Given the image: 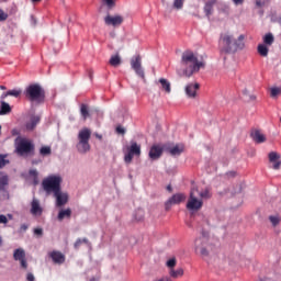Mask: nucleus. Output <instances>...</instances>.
<instances>
[{
    "label": "nucleus",
    "mask_w": 281,
    "mask_h": 281,
    "mask_svg": "<svg viewBox=\"0 0 281 281\" xmlns=\"http://www.w3.org/2000/svg\"><path fill=\"white\" fill-rule=\"evenodd\" d=\"M205 67V61L199 60L196 54L192 50H186L181 55L180 67L177 69L178 76H184L186 78H192L194 74L201 71Z\"/></svg>",
    "instance_id": "f257e3e1"
},
{
    "label": "nucleus",
    "mask_w": 281,
    "mask_h": 281,
    "mask_svg": "<svg viewBox=\"0 0 281 281\" xmlns=\"http://www.w3.org/2000/svg\"><path fill=\"white\" fill-rule=\"evenodd\" d=\"M210 196H212V194L210 193L209 189L200 191L199 188L193 187L187 201V210L191 212V214L199 212V210L203 207V200L210 199Z\"/></svg>",
    "instance_id": "f03ea898"
},
{
    "label": "nucleus",
    "mask_w": 281,
    "mask_h": 281,
    "mask_svg": "<svg viewBox=\"0 0 281 281\" xmlns=\"http://www.w3.org/2000/svg\"><path fill=\"white\" fill-rule=\"evenodd\" d=\"M78 143L76 145V148L80 155H87L89 150H91V145L89 144V140L91 139V130L83 127L79 131L77 136Z\"/></svg>",
    "instance_id": "7ed1b4c3"
},
{
    "label": "nucleus",
    "mask_w": 281,
    "mask_h": 281,
    "mask_svg": "<svg viewBox=\"0 0 281 281\" xmlns=\"http://www.w3.org/2000/svg\"><path fill=\"white\" fill-rule=\"evenodd\" d=\"M63 177L60 175H50L42 181L43 190L46 194H55L60 190Z\"/></svg>",
    "instance_id": "20e7f679"
},
{
    "label": "nucleus",
    "mask_w": 281,
    "mask_h": 281,
    "mask_svg": "<svg viewBox=\"0 0 281 281\" xmlns=\"http://www.w3.org/2000/svg\"><path fill=\"white\" fill-rule=\"evenodd\" d=\"M25 98L31 102H44L45 101V91L38 85H31L24 91Z\"/></svg>",
    "instance_id": "39448f33"
},
{
    "label": "nucleus",
    "mask_w": 281,
    "mask_h": 281,
    "mask_svg": "<svg viewBox=\"0 0 281 281\" xmlns=\"http://www.w3.org/2000/svg\"><path fill=\"white\" fill-rule=\"evenodd\" d=\"M234 33L226 31L220 34L218 45L223 54H232V47L234 45Z\"/></svg>",
    "instance_id": "423d86ee"
},
{
    "label": "nucleus",
    "mask_w": 281,
    "mask_h": 281,
    "mask_svg": "<svg viewBox=\"0 0 281 281\" xmlns=\"http://www.w3.org/2000/svg\"><path fill=\"white\" fill-rule=\"evenodd\" d=\"M207 237L205 235H202L201 237H198L194 240V251L195 254H200V256H210V250L212 249V246L207 244Z\"/></svg>",
    "instance_id": "0eeeda50"
},
{
    "label": "nucleus",
    "mask_w": 281,
    "mask_h": 281,
    "mask_svg": "<svg viewBox=\"0 0 281 281\" xmlns=\"http://www.w3.org/2000/svg\"><path fill=\"white\" fill-rule=\"evenodd\" d=\"M15 150L18 155L23 157V155H30L32 150H34V144L32 142L21 138L16 144H15Z\"/></svg>",
    "instance_id": "6e6552de"
},
{
    "label": "nucleus",
    "mask_w": 281,
    "mask_h": 281,
    "mask_svg": "<svg viewBox=\"0 0 281 281\" xmlns=\"http://www.w3.org/2000/svg\"><path fill=\"white\" fill-rule=\"evenodd\" d=\"M139 155H142V146L135 142H132L131 146L127 147V153L124 156L125 164H131L133 161V157H139Z\"/></svg>",
    "instance_id": "1a4fd4ad"
},
{
    "label": "nucleus",
    "mask_w": 281,
    "mask_h": 281,
    "mask_svg": "<svg viewBox=\"0 0 281 281\" xmlns=\"http://www.w3.org/2000/svg\"><path fill=\"white\" fill-rule=\"evenodd\" d=\"M131 67L135 71L136 76H138V78H142V80H145L146 75L144 72V68L142 67V56L136 55L132 57Z\"/></svg>",
    "instance_id": "9d476101"
},
{
    "label": "nucleus",
    "mask_w": 281,
    "mask_h": 281,
    "mask_svg": "<svg viewBox=\"0 0 281 281\" xmlns=\"http://www.w3.org/2000/svg\"><path fill=\"white\" fill-rule=\"evenodd\" d=\"M104 23L105 25L110 26V27H120V25H122V23H124V16L120 15V14H108L104 18Z\"/></svg>",
    "instance_id": "9b49d317"
},
{
    "label": "nucleus",
    "mask_w": 281,
    "mask_h": 281,
    "mask_svg": "<svg viewBox=\"0 0 281 281\" xmlns=\"http://www.w3.org/2000/svg\"><path fill=\"white\" fill-rule=\"evenodd\" d=\"M247 36L245 34H240L237 37H234L233 46H232V54H236V52H243L245 49Z\"/></svg>",
    "instance_id": "f8f14e48"
},
{
    "label": "nucleus",
    "mask_w": 281,
    "mask_h": 281,
    "mask_svg": "<svg viewBox=\"0 0 281 281\" xmlns=\"http://www.w3.org/2000/svg\"><path fill=\"white\" fill-rule=\"evenodd\" d=\"M186 201V194L176 193L165 203V210H170L172 205H179V203H183Z\"/></svg>",
    "instance_id": "ddd939ff"
},
{
    "label": "nucleus",
    "mask_w": 281,
    "mask_h": 281,
    "mask_svg": "<svg viewBox=\"0 0 281 281\" xmlns=\"http://www.w3.org/2000/svg\"><path fill=\"white\" fill-rule=\"evenodd\" d=\"M13 260L20 262L22 269H27V259H25V249L18 248L13 251Z\"/></svg>",
    "instance_id": "4468645a"
},
{
    "label": "nucleus",
    "mask_w": 281,
    "mask_h": 281,
    "mask_svg": "<svg viewBox=\"0 0 281 281\" xmlns=\"http://www.w3.org/2000/svg\"><path fill=\"white\" fill-rule=\"evenodd\" d=\"M200 86L198 82H190L184 86V93L190 100L196 98V92L199 91Z\"/></svg>",
    "instance_id": "2eb2a0df"
},
{
    "label": "nucleus",
    "mask_w": 281,
    "mask_h": 281,
    "mask_svg": "<svg viewBox=\"0 0 281 281\" xmlns=\"http://www.w3.org/2000/svg\"><path fill=\"white\" fill-rule=\"evenodd\" d=\"M269 162L271 164L272 170H280L281 168V156L278 151H270L268 154Z\"/></svg>",
    "instance_id": "dca6fc26"
},
{
    "label": "nucleus",
    "mask_w": 281,
    "mask_h": 281,
    "mask_svg": "<svg viewBox=\"0 0 281 281\" xmlns=\"http://www.w3.org/2000/svg\"><path fill=\"white\" fill-rule=\"evenodd\" d=\"M161 155H164V147L161 145H153L150 147L148 157L151 161H157V159L161 158Z\"/></svg>",
    "instance_id": "f3484780"
},
{
    "label": "nucleus",
    "mask_w": 281,
    "mask_h": 281,
    "mask_svg": "<svg viewBox=\"0 0 281 281\" xmlns=\"http://www.w3.org/2000/svg\"><path fill=\"white\" fill-rule=\"evenodd\" d=\"M184 150L186 146L183 144H177L166 147V151L169 153L171 157H179Z\"/></svg>",
    "instance_id": "a211bd4d"
},
{
    "label": "nucleus",
    "mask_w": 281,
    "mask_h": 281,
    "mask_svg": "<svg viewBox=\"0 0 281 281\" xmlns=\"http://www.w3.org/2000/svg\"><path fill=\"white\" fill-rule=\"evenodd\" d=\"M53 194L56 199L57 207H63V205H66L67 201H69V195L67 193H64L60 189H59V191H56Z\"/></svg>",
    "instance_id": "6ab92c4d"
},
{
    "label": "nucleus",
    "mask_w": 281,
    "mask_h": 281,
    "mask_svg": "<svg viewBox=\"0 0 281 281\" xmlns=\"http://www.w3.org/2000/svg\"><path fill=\"white\" fill-rule=\"evenodd\" d=\"M30 213L32 216H43V206H41V201L33 198L31 202V210Z\"/></svg>",
    "instance_id": "aec40b11"
},
{
    "label": "nucleus",
    "mask_w": 281,
    "mask_h": 281,
    "mask_svg": "<svg viewBox=\"0 0 281 281\" xmlns=\"http://www.w3.org/2000/svg\"><path fill=\"white\" fill-rule=\"evenodd\" d=\"M250 137L255 144H265V142H267V136L259 130L251 132Z\"/></svg>",
    "instance_id": "412c9836"
},
{
    "label": "nucleus",
    "mask_w": 281,
    "mask_h": 281,
    "mask_svg": "<svg viewBox=\"0 0 281 281\" xmlns=\"http://www.w3.org/2000/svg\"><path fill=\"white\" fill-rule=\"evenodd\" d=\"M49 258H52L55 265H63V262H65V255H63L60 251L54 250L49 252Z\"/></svg>",
    "instance_id": "4be33fe9"
},
{
    "label": "nucleus",
    "mask_w": 281,
    "mask_h": 281,
    "mask_svg": "<svg viewBox=\"0 0 281 281\" xmlns=\"http://www.w3.org/2000/svg\"><path fill=\"white\" fill-rule=\"evenodd\" d=\"M38 122H41V116H31L30 121L25 125L26 131H34Z\"/></svg>",
    "instance_id": "5701e85b"
},
{
    "label": "nucleus",
    "mask_w": 281,
    "mask_h": 281,
    "mask_svg": "<svg viewBox=\"0 0 281 281\" xmlns=\"http://www.w3.org/2000/svg\"><path fill=\"white\" fill-rule=\"evenodd\" d=\"M158 82L160 85V89H162V91H166V93H170L172 91L170 81H168V79L160 78Z\"/></svg>",
    "instance_id": "b1692460"
},
{
    "label": "nucleus",
    "mask_w": 281,
    "mask_h": 281,
    "mask_svg": "<svg viewBox=\"0 0 281 281\" xmlns=\"http://www.w3.org/2000/svg\"><path fill=\"white\" fill-rule=\"evenodd\" d=\"M214 3H216V1L214 0H209L205 5H204V14H206L207 18L212 16V12L214 10Z\"/></svg>",
    "instance_id": "393cba45"
},
{
    "label": "nucleus",
    "mask_w": 281,
    "mask_h": 281,
    "mask_svg": "<svg viewBox=\"0 0 281 281\" xmlns=\"http://www.w3.org/2000/svg\"><path fill=\"white\" fill-rule=\"evenodd\" d=\"M12 112V108L10 106V104L5 101H1V105H0V115H8V113Z\"/></svg>",
    "instance_id": "a878e982"
},
{
    "label": "nucleus",
    "mask_w": 281,
    "mask_h": 281,
    "mask_svg": "<svg viewBox=\"0 0 281 281\" xmlns=\"http://www.w3.org/2000/svg\"><path fill=\"white\" fill-rule=\"evenodd\" d=\"M9 181L10 180L8 178V175L0 173V192H4L5 187L8 186Z\"/></svg>",
    "instance_id": "bb28decb"
},
{
    "label": "nucleus",
    "mask_w": 281,
    "mask_h": 281,
    "mask_svg": "<svg viewBox=\"0 0 281 281\" xmlns=\"http://www.w3.org/2000/svg\"><path fill=\"white\" fill-rule=\"evenodd\" d=\"M71 217V209L61 210L58 213V221H63L64 218H70Z\"/></svg>",
    "instance_id": "cd10ccee"
},
{
    "label": "nucleus",
    "mask_w": 281,
    "mask_h": 281,
    "mask_svg": "<svg viewBox=\"0 0 281 281\" xmlns=\"http://www.w3.org/2000/svg\"><path fill=\"white\" fill-rule=\"evenodd\" d=\"M257 50H258V54H260V56H263V57L269 56V48L265 44H259L257 47Z\"/></svg>",
    "instance_id": "c85d7f7f"
},
{
    "label": "nucleus",
    "mask_w": 281,
    "mask_h": 281,
    "mask_svg": "<svg viewBox=\"0 0 281 281\" xmlns=\"http://www.w3.org/2000/svg\"><path fill=\"white\" fill-rule=\"evenodd\" d=\"M110 65L112 67H120V65H122V58L120 57V55H114L110 58Z\"/></svg>",
    "instance_id": "c756f323"
},
{
    "label": "nucleus",
    "mask_w": 281,
    "mask_h": 281,
    "mask_svg": "<svg viewBox=\"0 0 281 281\" xmlns=\"http://www.w3.org/2000/svg\"><path fill=\"white\" fill-rule=\"evenodd\" d=\"M144 216H145L144 211L142 209H138L134 212L133 218H134V221L139 223V222L144 221Z\"/></svg>",
    "instance_id": "7c9ffc66"
},
{
    "label": "nucleus",
    "mask_w": 281,
    "mask_h": 281,
    "mask_svg": "<svg viewBox=\"0 0 281 281\" xmlns=\"http://www.w3.org/2000/svg\"><path fill=\"white\" fill-rule=\"evenodd\" d=\"M29 176L33 180L34 186H38V170L30 169Z\"/></svg>",
    "instance_id": "2f4dec72"
},
{
    "label": "nucleus",
    "mask_w": 281,
    "mask_h": 281,
    "mask_svg": "<svg viewBox=\"0 0 281 281\" xmlns=\"http://www.w3.org/2000/svg\"><path fill=\"white\" fill-rule=\"evenodd\" d=\"M169 276L170 278H181L183 276V268H178L177 270L170 269Z\"/></svg>",
    "instance_id": "473e14b6"
},
{
    "label": "nucleus",
    "mask_w": 281,
    "mask_h": 281,
    "mask_svg": "<svg viewBox=\"0 0 281 281\" xmlns=\"http://www.w3.org/2000/svg\"><path fill=\"white\" fill-rule=\"evenodd\" d=\"M273 41H276V38L273 37V34L272 33H267L265 36H263V43L265 45H273Z\"/></svg>",
    "instance_id": "72a5a7b5"
},
{
    "label": "nucleus",
    "mask_w": 281,
    "mask_h": 281,
    "mask_svg": "<svg viewBox=\"0 0 281 281\" xmlns=\"http://www.w3.org/2000/svg\"><path fill=\"white\" fill-rule=\"evenodd\" d=\"M80 114L83 120H87V117H89V106H87V104L82 103L80 105Z\"/></svg>",
    "instance_id": "f704fd0d"
},
{
    "label": "nucleus",
    "mask_w": 281,
    "mask_h": 281,
    "mask_svg": "<svg viewBox=\"0 0 281 281\" xmlns=\"http://www.w3.org/2000/svg\"><path fill=\"white\" fill-rule=\"evenodd\" d=\"M103 5L108 8V10H113L115 8V3H117V0H101Z\"/></svg>",
    "instance_id": "c9c22d12"
},
{
    "label": "nucleus",
    "mask_w": 281,
    "mask_h": 281,
    "mask_svg": "<svg viewBox=\"0 0 281 281\" xmlns=\"http://www.w3.org/2000/svg\"><path fill=\"white\" fill-rule=\"evenodd\" d=\"M82 243H85L88 247H91V244H89V239L83 238V239H77L74 247L75 249H80V245H82Z\"/></svg>",
    "instance_id": "e433bc0d"
},
{
    "label": "nucleus",
    "mask_w": 281,
    "mask_h": 281,
    "mask_svg": "<svg viewBox=\"0 0 281 281\" xmlns=\"http://www.w3.org/2000/svg\"><path fill=\"white\" fill-rule=\"evenodd\" d=\"M186 3V0H173V9L175 10H183V5Z\"/></svg>",
    "instance_id": "4c0bfd02"
},
{
    "label": "nucleus",
    "mask_w": 281,
    "mask_h": 281,
    "mask_svg": "<svg viewBox=\"0 0 281 281\" xmlns=\"http://www.w3.org/2000/svg\"><path fill=\"white\" fill-rule=\"evenodd\" d=\"M269 221L273 227H277V225H280V216L278 215H270Z\"/></svg>",
    "instance_id": "58836bf2"
},
{
    "label": "nucleus",
    "mask_w": 281,
    "mask_h": 281,
    "mask_svg": "<svg viewBox=\"0 0 281 281\" xmlns=\"http://www.w3.org/2000/svg\"><path fill=\"white\" fill-rule=\"evenodd\" d=\"M40 154L43 155V157L47 155H52V147L49 146H44L40 149Z\"/></svg>",
    "instance_id": "ea45409f"
},
{
    "label": "nucleus",
    "mask_w": 281,
    "mask_h": 281,
    "mask_svg": "<svg viewBox=\"0 0 281 281\" xmlns=\"http://www.w3.org/2000/svg\"><path fill=\"white\" fill-rule=\"evenodd\" d=\"M166 267H168L169 271L170 269H175V267H177V258H171L167 260Z\"/></svg>",
    "instance_id": "a19ab883"
},
{
    "label": "nucleus",
    "mask_w": 281,
    "mask_h": 281,
    "mask_svg": "<svg viewBox=\"0 0 281 281\" xmlns=\"http://www.w3.org/2000/svg\"><path fill=\"white\" fill-rule=\"evenodd\" d=\"M281 94V88L274 87L270 89L271 98H278Z\"/></svg>",
    "instance_id": "79ce46f5"
},
{
    "label": "nucleus",
    "mask_w": 281,
    "mask_h": 281,
    "mask_svg": "<svg viewBox=\"0 0 281 281\" xmlns=\"http://www.w3.org/2000/svg\"><path fill=\"white\" fill-rule=\"evenodd\" d=\"M8 12L3 11V9L0 8V23H3V21H8Z\"/></svg>",
    "instance_id": "37998d69"
},
{
    "label": "nucleus",
    "mask_w": 281,
    "mask_h": 281,
    "mask_svg": "<svg viewBox=\"0 0 281 281\" xmlns=\"http://www.w3.org/2000/svg\"><path fill=\"white\" fill-rule=\"evenodd\" d=\"M8 94L12 95L13 98H19V95H21V90H16V89L9 90Z\"/></svg>",
    "instance_id": "c03bdc74"
},
{
    "label": "nucleus",
    "mask_w": 281,
    "mask_h": 281,
    "mask_svg": "<svg viewBox=\"0 0 281 281\" xmlns=\"http://www.w3.org/2000/svg\"><path fill=\"white\" fill-rule=\"evenodd\" d=\"M7 164H10V161L5 159V155H0V168L5 167Z\"/></svg>",
    "instance_id": "a18cd8bd"
},
{
    "label": "nucleus",
    "mask_w": 281,
    "mask_h": 281,
    "mask_svg": "<svg viewBox=\"0 0 281 281\" xmlns=\"http://www.w3.org/2000/svg\"><path fill=\"white\" fill-rule=\"evenodd\" d=\"M0 225H8V216L3 214L0 215Z\"/></svg>",
    "instance_id": "49530a36"
},
{
    "label": "nucleus",
    "mask_w": 281,
    "mask_h": 281,
    "mask_svg": "<svg viewBox=\"0 0 281 281\" xmlns=\"http://www.w3.org/2000/svg\"><path fill=\"white\" fill-rule=\"evenodd\" d=\"M116 133L119 135H124V133H126V130L124 127H122V126H117L116 127Z\"/></svg>",
    "instance_id": "de8ad7c7"
},
{
    "label": "nucleus",
    "mask_w": 281,
    "mask_h": 281,
    "mask_svg": "<svg viewBox=\"0 0 281 281\" xmlns=\"http://www.w3.org/2000/svg\"><path fill=\"white\" fill-rule=\"evenodd\" d=\"M34 234L35 236H43V228H35Z\"/></svg>",
    "instance_id": "09e8293b"
},
{
    "label": "nucleus",
    "mask_w": 281,
    "mask_h": 281,
    "mask_svg": "<svg viewBox=\"0 0 281 281\" xmlns=\"http://www.w3.org/2000/svg\"><path fill=\"white\" fill-rule=\"evenodd\" d=\"M154 281H172V279H170L169 277H161V278H157Z\"/></svg>",
    "instance_id": "8fccbe9b"
},
{
    "label": "nucleus",
    "mask_w": 281,
    "mask_h": 281,
    "mask_svg": "<svg viewBox=\"0 0 281 281\" xmlns=\"http://www.w3.org/2000/svg\"><path fill=\"white\" fill-rule=\"evenodd\" d=\"M26 280L27 281H34L35 280L34 274L33 273H27L26 274Z\"/></svg>",
    "instance_id": "3c124183"
},
{
    "label": "nucleus",
    "mask_w": 281,
    "mask_h": 281,
    "mask_svg": "<svg viewBox=\"0 0 281 281\" xmlns=\"http://www.w3.org/2000/svg\"><path fill=\"white\" fill-rule=\"evenodd\" d=\"M256 5L257 8H262V5H265V1L256 0Z\"/></svg>",
    "instance_id": "603ef678"
},
{
    "label": "nucleus",
    "mask_w": 281,
    "mask_h": 281,
    "mask_svg": "<svg viewBox=\"0 0 281 281\" xmlns=\"http://www.w3.org/2000/svg\"><path fill=\"white\" fill-rule=\"evenodd\" d=\"M27 224H22L21 226H20V232H27Z\"/></svg>",
    "instance_id": "864d4df0"
},
{
    "label": "nucleus",
    "mask_w": 281,
    "mask_h": 281,
    "mask_svg": "<svg viewBox=\"0 0 281 281\" xmlns=\"http://www.w3.org/2000/svg\"><path fill=\"white\" fill-rule=\"evenodd\" d=\"M244 1L245 0H233V3H235V5H241Z\"/></svg>",
    "instance_id": "5fc2aeb1"
},
{
    "label": "nucleus",
    "mask_w": 281,
    "mask_h": 281,
    "mask_svg": "<svg viewBox=\"0 0 281 281\" xmlns=\"http://www.w3.org/2000/svg\"><path fill=\"white\" fill-rule=\"evenodd\" d=\"M8 95H10V94H8V91H7V92H3V93L1 94V100H5V98H8Z\"/></svg>",
    "instance_id": "6e6d98bb"
},
{
    "label": "nucleus",
    "mask_w": 281,
    "mask_h": 281,
    "mask_svg": "<svg viewBox=\"0 0 281 281\" xmlns=\"http://www.w3.org/2000/svg\"><path fill=\"white\" fill-rule=\"evenodd\" d=\"M5 216H7L8 221H12L14 218V216L12 214H10V213L7 214Z\"/></svg>",
    "instance_id": "4d7b16f0"
},
{
    "label": "nucleus",
    "mask_w": 281,
    "mask_h": 281,
    "mask_svg": "<svg viewBox=\"0 0 281 281\" xmlns=\"http://www.w3.org/2000/svg\"><path fill=\"white\" fill-rule=\"evenodd\" d=\"M97 139H102V135L95 134Z\"/></svg>",
    "instance_id": "13d9d810"
},
{
    "label": "nucleus",
    "mask_w": 281,
    "mask_h": 281,
    "mask_svg": "<svg viewBox=\"0 0 281 281\" xmlns=\"http://www.w3.org/2000/svg\"><path fill=\"white\" fill-rule=\"evenodd\" d=\"M167 190H168L169 192H172V187L168 186V187H167Z\"/></svg>",
    "instance_id": "bf43d9fd"
},
{
    "label": "nucleus",
    "mask_w": 281,
    "mask_h": 281,
    "mask_svg": "<svg viewBox=\"0 0 281 281\" xmlns=\"http://www.w3.org/2000/svg\"><path fill=\"white\" fill-rule=\"evenodd\" d=\"M32 3H38L41 0H31Z\"/></svg>",
    "instance_id": "052dcab7"
},
{
    "label": "nucleus",
    "mask_w": 281,
    "mask_h": 281,
    "mask_svg": "<svg viewBox=\"0 0 281 281\" xmlns=\"http://www.w3.org/2000/svg\"><path fill=\"white\" fill-rule=\"evenodd\" d=\"M0 89H1L2 91H5V86H0Z\"/></svg>",
    "instance_id": "680f3d73"
},
{
    "label": "nucleus",
    "mask_w": 281,
    "mask_h": 281,
    "mask_svg": "<svg viewBox=\"0 0 281 281\" xmlns=\"http://www.w3.org/2000/svg\"><path fill=\"white\" fill-rule=\"evenodd\" d=\"M32 164H33V165L38 164V160H33Z\"/></svg>",
    "instance_id": "e2e57ef3"
},
{
    "label": "nucleus",
    "mask_w": 281,
    "mask_h": 281,
    "mask_svg": "<svg viewBox=\"0 0 281 281\" xmlns=\"http://www.w3.org/2000/svg\"><path fill=\"white\" fill-rule=\"evenodd\" d=\"M3 244V238L0 236V245Z\"/></svg>",
    "instance_id": "0e129e2a"
},
{
    "label": "nucleus",
    "mask_w": 281,
    "mask_h": 281,
    "mask_svg": "<svg viewBox=\"0 0 281 281\" xmlns=\"http://www.w3.org/2000/svg\"><path fill=\"white\" fill-rule=\"evenodd\" d=\"M279 23L281 24V16H280V19H279Z\"/></svg>",
    "instance_id": "69168bd1"
}]
</instances>
